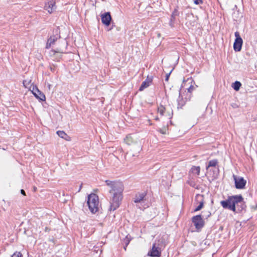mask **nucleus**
I'll return each instance as SVG.
<instances>
[{
    "mask_svg": "<svg viewBox=\"0 0 257 257\" xmlns=\"http://www.w3.org/2000/svg\"><path fill=\"white\" fill-rule=\"evenodd\" d=\"M54 45L56 46V49L51 50L50 54L51 56L54 57L55 55H58L59 56L56 59L59 60L61 54L65 53L67 47L66 40L60 38L59 29H56L53 31L52 35L47 40L46 48L49 49Z\"/></svg>",
    "mask_w": 257,
    "mask_h": 257,
    "instance_id": "f257e3e1",
    "label": "nucleus"
},
{
    "mask_svg": "<svg viewBox=\"0 0 257 257\" xmlns=\"http://www.w3.org/2000/svg\"><path fill=\"white\" fill-rule=\"evenodd\" d=\"M106 185L110 188L109 192L112 195L110 198L109 210L114 211L119 206L122 198V192L124 188L121 182L118 181L105 180Z\"/></svg>",
    "mask_w": 257,
    "mask_h": 257,
    "instance_id": "f03ea898",
    "label": "nucleus"
},
{
    "mask_svg": "<svg viewBox=\"0 0 257 257\" xmlns=\"http://www.w3.org/2000/svg\"><path fill=\"white\" fill-rule=\"evenodd\" d=\"M243 198L241 195L230 196L228 198L220 202L221 205L224 208H227L233 212H236V205L240 203L243 205Z\"/></svg>",
    "mask_w": 257,
    "mask_h": 257,
    "instance_id": "7ed1b4c3",
    "label": "nucleus"
},
{
    "mask_svg": "<svg viewBox=\"0 0 257 257\" xmlns=\"http://www.w3.org/2000/svg\"><path fill=\"white\" fill-rule=\"evenodd\" d=\"M87 203L89 210L92 213H95L98 211L99 205L98 196L94 193H91L88 196Z\"/></svg>",
    "mask_w": 257,
    "mask_h": 257,
    "instance_id": "20e7f679",
    "label": "nucleus"
},
{
    "mask_svg": "<svg viewBox=\"0 0 257 257\" xmlns=\"http://www.w3.org/2000/svg\"><path fill=\"white\" fill-rule=\"evenodd\" d=\"M234 36L235 37V39L233 44V49L235 51L239 52L241 49L243 41L240 36L239 32H235Z\"/></svg>",
    "mask_w": 257,
    "mask_h": 257,
    "instance_id": "39448f33",
    "label": "nucleus"
},
{
    "mask_svg": "<svg viewBox=\"0 0 257 257\" xmlns=\"http://www.w3.org/2000/svg\"><path fill=\"white\" fill-rule=\"evenodd\" d=\"M168 108L163 105L160 104L158 107V112L162 116H165L168 119H170L173 115V111L168 110Z\"/></svg>",
    "mask_w": 257,
    "mask_h": 257,
    "instance_id": "423d86ee",
    "label": "nucleus"
},
{
    "mask_svg": "<svg viewBox=\"0 0 257 257\" xmlns=\"http://www.w3.org/2000/svg\"><path fill=\"white\" fill-rule=\"evenodd\" d=\"M192 221L197 229H200L204 226V221L200 215L193 216Z\"/></svg>",
    "mask_w": 257,
    "mask_h": 257,
    "instance_id": "0eeeda50",
    "label": "nucleus"
},
{
    "mask_svg": "<svg viewBox=\"0 0 257 257\" xmlns=\"http://www.w3.org/2000/svg\"><path fill=\"white\" fill-rule=\"evenodd\" d=\"M233 177L235 182V187L237 189L244 188L246 183V180L242 177L237 176L234 175H233Z\"/></svg>",
    "mask_w": 257,
    "mask_h": 257,
    "instance_id": "6e6552de",
    "label": "nucleus"
},
{
    "mask_svg": "<svg viewBox=\"0 0 257 257\" xmlns=\"http://www.w3.org/2000/svg\"><path fill=\"white\" fill-rule=\"evenodd\" d=\"M195 202L196 204L198 205L195 209L194 211H198L201 210L204 205V196L201 194H197L195 196Z\"/></svg>",
    "mask_w": 257,
    "mask_h": 257,
    "instance_id": "1a4fd4ad",
    "label": "nucleus"
},
{
    "mask_svg": "<svg viewBox=\"0 0 257 257\" xmlns=\"http://www.w3.org/2000/svg\"><path fill=\"white\" fill-rule=\"evenodd\" d=\"M45 9L50 14L54 12L56 9L55 1L54 0H49L45 4Z\"/></svg>",
    "mask_w": 257,
    "mask_h": 257,
    "instance_id": "9d476101",
    "label": "nucleus"
},
{
    "mask_svg": "<svg viewBox=\"0 0 257 257\" xmlns=\"http://www.w3.org/2000/svg\"><path fill=\"white\" fill-rule=\"evenodd\" d=\"M187 96L184 98L181 93H180L179 97L177 99L178 102V108H181L186 103V102L189 100L191 97V94H187Z\"/></svg>",
    "mask_w": 257,
    "mask_h": 257,
    "instance_id": "9b49d317",
    "label": "nucleus"
},
{
    "mask_svg": "<svg viewBox=\"0 0 257 257\" xmlns=\"http://www.w3.org/2000/svg\"><path fill=\"white\" fill-rule=\"evenodd\" d=\"M101 17L102 23L104 25L107 26L110 25V21L111 20V17L110 13L107 12L103 14H102Z\"/></svg>",
    "mask_w": 257,
    "mask_h": 257,
    "instance_id": "f8f14e48",
    "label": "nucleus"
},
{
    "mask_svg": "<svg viewBox=\"0 0 257 257\" xmlns=\"http://www.w3.org/2000/svg\"><path fill=\"white\" fill-rule=\"evenodd\" d=\"M32 92L37 98L42 101L45 100L46 97L45 95L42 93L36 87H33Z\"/></svg>",
    "mask_w": 257,
    "mask_h": 257,
    "instance_id": "ddd939ff",
    "label": "nucleus"
},
{
    "mask_svg": "<svg viewBox=\"0 0 257 257\" xmlns=\"http://www.w3.org/2000/svg\"><path fill=\"white\" fill-rule=\"evenodd\" d=\"M153 78L152 76H148L146 79L143 82L142 85H141L139 90L143 91L144 89L149 87L152 82Z\"/></svg>",
    "mask_w": 257,
    "mask_h": 257,
    "instance_id": "4468645a",
    "label": "nucleus"
},
{
    "mask_svg": "<svg viewBox=\"0 0 257 257\" xmlns=\"http://www.w3.org/2000/svg\"><path fill=\"white\" fill-rule=\"evenodd\" d=\"M148 255L153 257H159L161 255V252L159 250L158 247L156 246L154 243L152 246V250L148 253Z\"/></svg>",
    "mask_w": 257,
    "mask_h": 257,
    "instance_id": "2eb2a0df",
    "label": "nucleus"
},
{
    "mask_svg": "<svg viewBox=\"0 0 257 257\" xmlns=\"http://www.w3.org/2000/svg\"><path fill=\"white\" fill-rule=\"evenodd\" d=\"M145 196L146 194L144 193L136 194L134 198V202L136 203H140L142 205L145 202Z\"/></svg>",
    "mask_w": 257,
    "mask_h": 257,
    "instance_id": "dca6fc26",
    "label": "nucleus"
},
{
    "mask_svg": "<svg viewBox=\"0 0 257 257\" xmlns=\"http://www.w3.org/2000/svg\"><path fill=\"white\" fill-rule=\"evenodd\" d=\"M57 135L62 139H64L67 141H69L70 138L64 132L62 131H58L57 132Z\"/></svg>",
    "mask_w": 257,
    "mask_h": 257,
    "instance_id": "f3484780",
    "label": "nucleus"
},
{
    "mask_svg": "<svg viewBox=\"0 0 257 257\" xmlns=\"http://www.w3.org/2000/svg\"><path fill=\"white\" fill-rule=\"evenodd\" d=\"M124 142L127 145H130L132 143H136V142L133 140V138L131 135L126 137L125 139H124Z\"/></svg>",
    "mask_w": 257,
    "mask_h": 257,
    "instance_id": "a211bd4d",
    "label": "nucleus"
},
{
    "mask_svg": "<svg viewBox=\"0 0 257 257\" xmlns=\"http://www.w3.org/2000/svg\"><path fill=\"white\" fill-rule=\"evenodd\" d=\"M200 168L199 167L193 166L191 169V172L195 175H199L200 173Z\"/></svg>",
    "mask_w": 257,
    "mask_h": 257,
    "instance_id": "6ab92c4d",
    "label": "nucleus"
},
{
    "mask_svg": "<svg viewBox=\"0 0 257 257\" xmlns=\"http://www.w3.org/2000/svg\"><path fill=\"white\" fill-rule=\"evenodd\" d=\"M217 163L218 161L216 159L210 160L208 163V166L206 167V169H207L210 167H215L216 166Z\"/></svg>",
    "mask_w": 257,
    "mask_h": 257,
    "instance_id": "aec40b11",
    "label": "nucleus"
},
{
    "mask_svg": "<svg viewBox=\"0 0 257 257\" xmlns=\"http://www.w3.org/2000/svg\"><path fill=\"white\" fill-rule=\"evenodd\" d=\"M241 85V83L236 81L232 84V87L235 90L237 91L239 89Z\"/></svg>",
    "mask_w": 257,
    "mask_h": 257,
    "instance_id": "412c9836",
    "label": "nucleus"
},
{
    "mask_svg": "<svg viewBox=\"0 0 257 257\" xmlns=\"http://www.w3.org/2000/svg\"><path fill=\"white\" fill-rule=\"evenodd\" d=\"M195 87L193 86V85H191L187 89L188 94H191V92L195 90Z\"/></svg>",
    "mask_w": 257,
    "mask_h": 257,
    "instance_id": "4be33fe9",
    "label": "nucleus"
},
{
    "mask_svg": "<svg viewBox=\"0 0 257 257\" xmlns=\"http://www.w3.org/2000/svg\"><path fill=\"white\" fill-rule=\"evenodd\" d=\"M178 15V12L177 10H175L171 15V21H173L174 20L175 17Z\"/></svg>",
    "mask_w": 257,
    "mask_h": 257,
    "instance_id": "5701e85b",
    "label": "nucleus"
},
{
    "mask_svg": "<svg viewBox=\"0 0 257 257\" xmlns=\"http://www.w3.org/2000/svg\"><path fill=\"white\" fill-rule=\"evenodd\" d=\"M12 257H23V255L20 252H18L14 253Z\"/></svg>",
    "mask_w": 257,
    "mask_h": 257,
    "instance_id": "b1692460",
    "label": "nucleus"
},
{
    "mask_svg": "<svg viewBox=\"0 0 257 257\" xmlns=\"http://www.w3.org/2000/svg\"><path fill=\"white\" fill-rule=\"evenodd\" d=\"M194 3L196 5H200L203 3L202 0H194Z\"/></svg>",
    "mask_w": 257,
    "mask_h": 257,
    "instance_id": "393cba45",
    "label": "nucleus"
},
{
    "mask_svg": "<svg viewBox=\"0 0 257 257\" xmlns=\"http://www.w3.org/2000/svg\"><path fill=\"white\" fill-rule=\"evenodd\" d=\"M211 215V212L210 211L206 212V214L204 215L206 218H207L208 217H209Z\"/></svg>",
    "mask_w": 257,
    "mask_h": 257,
    "instance_id": "a878e982",
    "label": "nucleus"
},
{
    "mask_svg": "<svg viewBox=\"0 0 257 257\" xmlns=\"http://www.w3.org/2000/svg\"><path fill=\"white\" fill-rule=\"evenodd\" d=\"M171 72V71L170 73H167V74H166V78H165V80H166V81H168V80Z\"/></svg>",
    "mask_w": 257,
    "mask_h": 257,
    "instance_id": "bb28decb",
    "label": "nucleus"
},
{
    "mask_svg": "<svg viewBox=\"0 0 257 257\" xmlns=\"http://www.w3.org/2000/svg\"><path fill=\"white\" fill-rule=\"evenodd\" d=\"M161 132L163 134H165L166 133V130L165 129L164 130H161Z\"/></svg>",
    "mask_w": 257,
    "mask_h": 257,
    "instance_id": "cd10ccee",
    "label": "nucleus"
},
{
    "mask_svg": "<svg viewBox=\"0 0 257 257\" xmlns=\"http://www.w3.org/2000/svg\"><path fill=\"white\" fill-rule=\"evenodd\" d=\"M21 193H22V194H23V195H25V191H24V190L22 189V190H21Z\"/></svg>",
    "mask_w": 257,
    "mask_h": 257,
    "instance_id": "c85d7f7f",
    "label": "nucleus"
},
{
    "mask_svg": "<svg viewBox=\"0 0 257 257\" xmlns=\"http://www.w3.org/2000/svg\"><path fill=\"white\" fill-rule=\"evenodd\" d=\"M51 84H48V88H49V89H51Z\"/></svg>",
    "mask_w": 257,
    "mask_h": 257,
    "instance_id": "c756f323",
    "label": "nucleus"
},
{
    "mask_svg": "<svg viewBox=\"0 0 257 257\" xmlns=\"http://www.w3.org/2000/svg\"><path fill=\"white\" fill-rule=\"evenodd\" d=\"M81 187H82V184H81V185H80V186L79 187V191H80V189H81Z\"/></svg>",
    "mask_w": 257,
    "mask_h": 257,
    "instance_id": "7c9ffc66",
    "label": "nucleus"
},
{
    "mask_svg": "<svg viewBox=\"0 0 257 257\" xmlns=\"http://www.w3.org/2000/svg\"><path fill=\"white\" fill-rule=\"evenodd\" d=\"M160 35H160V33H158V37H160Z\"/></svg>",
    "mask_w": 257,
    "mask_h": 257,
    "instance_id": "2f4dec72",
    "label": "nucleus"
},
{
    "mask_svg": "<svg viewBox=\"0 0 257 257\" xmlns=\"http://www.w3.org/2000/svg\"><path fill=\"white\" fill-rule=\"evenodd\" d=\"M156 120H158V117H156V118H155Z\"/></svg>",
    "mask_w": 257,
    "mask_h": 257,
    "instance_id": "473e14b6",
    "label": "nucleus"
},
{
    "mask_svg": "<svg viewBox=\"0 0 257 257\" xmlns=\"http://www.w3.org/2000/svg\"><path fill=\"white\" fill-rule=\"evenodd\" d=\"M138 207L140 208H141V207L139 205H138Z\"/></svg>",
    "mask_w": 257,
    "mask_h": 257,
    "instance_id": "72a5a7b5",
    "label": "nucleus"
}]
</instances>
